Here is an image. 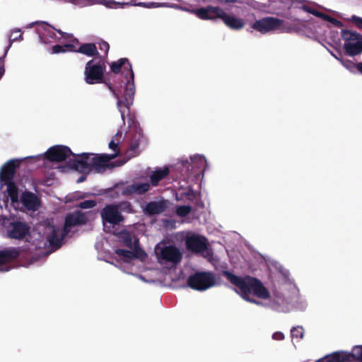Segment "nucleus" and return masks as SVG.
Here are the masks:
<instances>
[{"mask_svg": "<svg viewBox=\"0 0 362 362\" xmlns=\"http://www.w3.org/2000/svg\"><path fill=\"white\" fill-rule=\"evenodd\" d=\"M77 157L79 155L73 154L67 146L57 145L49 148L44 154L35 156V159L45 158L53 162H61L66 159L69 160L70 168H74V163L76 162Z\"/></svg>", "mask_w": 362, "mask_h": 362, "instance_id": "423d86ee", "label": "nucleus"}, {"mask_svg": "<svg viewBox=\"0 0 362 362\" xmlns=\"http://www.w3.org/2000/svg\"><path fill=\"white\" fill-rule=\"evenodd\" d=\"M357 73L362 74V62L357 63Z\"/></svg>", "mask_w": 362, "mask_h": 362, "instance_id": "a19ab883", "label": "nucleus"}, {"mask_svg": "<svg viewBox=\"0 0 362 362\" xmlns=\"http://www.w3.org/2000/svg\"><path fill=\"white\" fill-rule=\"evenodd\" d=\"M150 185L147 182H136L128 186L126 192L128 194H142L148 191Z\"/></svg>", "mask_w": 362, "mask_h": 362, "instance_id": "393cba45", "label": "nucleus"}, {"mask_svg": "<svg viewBox=\"0 0 362 362\" xmlns=\"http://www.w3.org/2000/svg\"><path fill=\"white\" fill-rule=\"evenodd\" d=\"M21 247H10L0 250V270L2 267L16 261L21 254Z\"/></svg>", "mask_w": 362, "mask_h": 362, "instance_id": "2eb2a0df", "label": "nucleus"}, {"mask_svg": "<svg viewBox=\"0 0 362 362\" xmlns=\"http://www.w3.org/2000/svg\"><path fill=\"white\" fill-rule=\"evenodd\" d=\"M351 21L360 29H362V18L353 16Z\"/></svg>", "mask_w": 362, "mask_h": 362, "instance_id": "c9c22d12", "label": "nucleus"}, {"mask_svg": "<svg viewBox=\"0 0 362 362\" xmlns=\"http://www.w3.org/2000/svg\"><path fill=\"white\" fill-rule=\"evenodd\" d=\"M191 210L190 206H180L176 209V214L179 217L185 218L190 213Z\"/></svg>", "mask_w": 362, "mask_h": 362, "instance_id": "7c9ffc66", "label": "nucleus"}, {"mask_svg": "<svg viewBox=\"0 0 362 362\" xmlns=\"http://www.w3.org/2000/svg\"><path fill=\"white\" fill-rule=\"evenodd\" d=\"M67 39H69L70 42L69 43H64L63 45H57L52 47V53L54 54H58L61 52H64L67 51H76L77 50V45L74 44L73 39L74 37L72 36L69 35V37Z\"/></svg>", "mask_w": 362, "mask_h": 362, "instance_id": "b1692460", "label": "nucleus"}, {"mask_svg": "<svg viewBox=\"0 0 362 362\" xmlns=\"http://www.w3.org/2000/svg\"><path fill=\"white\" fill-rule=\"evenodd\" d=\"M117 237L119 242H121L124 246L130 249L133 248L134 243H132V235L127 230H123L120 231L117 234Z\"/></svg>", "mask_w": 362, "mask_h": 362, "instance_id": "cd10ccee", "label": "nucleus"}, {"mask_svg": "<svg viewBox=\"0 0 362 362\" xmlns=\"http://www.w3.org/2000/svg\"><path fill=\"white\" fill-rule=\"evenodd\" d=\"M219 18L223 20L228 27L233 30H240L245 25V22L243 19L228 15L224 11L223 15L219 16Z\"/></svg>", "mask_w": 362, "mask_h": 362, "instance_id": "412c9836", "label": "nucleus"}, {"mask_svg": "<svg viewBox=\"0 0 362 362\" xmlns=\"http://www.w3.org/2000/svg\"><path fill=\"white\" fill-rule=\"evenodd\" d=\"M73 42L74 44L77 45V50L76 52H79L88 56H93L97 52V49L94 44L79 45L78 40L75 38L73 39Z\"/></svg>", "mask_w": 362, "mask_h": 362, "instance_id": "a878e982", "label": "nucleus"}, {"mask_svg": "<svg viewBox=\"0 0 362 362\" xmlns=\"http://www.w3.org/2000/svg\"><path fill=\"white\" fill-rule=\"evenodd\" d=\"M169 174L168 168L166 167L156 169L150 175L151 183L153 186H156L158 182Z\"/></svg>", "mask_w": 362, "mask_h": 362, "instance_id": "5701e85b", "label": "nucleus"}, {"mask_svg": "<svg viewBox=\"0 0 362 362\" xmlns=\"http://www.w3.org/2000/svg\"><path fill=\"white\" fill-rule=\"evenodd\" d=\"M39 228H11L7 231L6 237L10 239L24 240L35 245L37 238L40 237Z\"/></svg>", "mask_w": 362, "mask_h": 362, "instance_id": "1a4fd4ad", "label": "nucleus"}, {"mask_svg": "<svg viewBox=\"0 0 362 362\" xmlns=\"http://www.w3.org/2000/svg\"><path fill=\"white\" fill-rule=\"evenodd\" d=\"M18 160H10L0 169V226H26L25 223L16 221V215L12 214L8 208V202L15 211H37L41 206V200L35 194L25 191L19 198L18 191L13 182Z\"/></svg>", "mask_w": 362, "mask_h": 362, "instance_id": "f257e3e1", "label": "nucleus"}, {"mask_svg": "<svg viewBox=\"0 0 362 362\" xmlns=\"http://www.w3.org/2000/svg\"><path fill=\"white\" fill-rule=\"evenodd\" d=\"M353 360L354 350L352 351V353L339 351L333 352L331 354L326 355L316 361V362H349Z\"/></svg>", "mask_w": 362, "mask_h": 362, "instance_id": "a211bd4d", "label": "nucleus"}, {"mask_svg": "<svg viewBox=\"0 0 362 362\" xmlns=\"http://www.w3.org/2000/svg\"><path fill=\"white\" fill-rule=\"evenodd\" d=\"M122 139V133L117 132L109 143L110 149L114 151L112 154H93L83 153L77 157L74 163V169L81 172L95 170L98 173L103 172L109 167V161L119 154L118 145Z\"/></svg>", "mask_w": 362, "mask_h": 362, "instance_id": "7ed1b4c3", "label": "nucleus"}, {"mask_svg": "<svg viewBox=\"0 0 362 362\" xmlns=\"http://www.w3.org/2000/svg\"><path fill=\"white\" fill-rule=\"evenodd\" d=\"M354 360L362 362V346L354 347Z\"/></svg>", "mask_w": 362, "mask_h": 362, "instance_id": "473e14b6", "label": "nucleus"}, {"mask_svg": "<svg viewBox=\"0 0 362 362\" xmlns=\"http://www.w3.org/2000/svg\"><path fill=\"white\" fill-rule=\"evenodd\" d=\"M4 57L0 58V79L1 78L2 76L4 74L5 69H4Z\"/></svg>", "mask_w": 362, "mask_h": 362, "instance_id": "4c0bfd02", "label": "nucleus"}, {"mask_svg": "<svg viewBox=\"0 0 362 362\" xmlns=\"http://www.w3.org/2000/svg\"><path fill=\"white\" fill-rule=\"evenodd\" d=\"M86 216L85 214L76 211L66 216L64 226H76L86 223Z\"/></svg>", "mask_w": 362, "mask_h": 362, "instance_id": "aec40b11", "label": "nucleus"}, {"mask_svg": "<svg viewBox=\"0 0 362 362\" xmlns=\"http://www.w3.org/2000/svg\"><path fill=\"white\" fill-rule=\"evenodd\" d=\"M96 205V202L93 199L85 200L79 203L78 206L82 209H92Z\"/></svg>", "mask_w": 362, "mask_h": 362, "instance_id": "72a5a7b5", "label": "nucleus"}, {"mask_svg": "<svg viewBox=\"0 0 362 362\" xmlns=\"http://www.w3.org/2000/svg\"><path fill=\"white\" fill-rule=\"evenodd\" d=\"M192 168L199 170H204L206 166V160L204 156L201 155H195L190 158Z\"/></svg>", "mask_w": 362, "mask_h": 362, "instance_id": "bb28decb", "label": "nucleus"}, {"mask_svg": "<svg viewBox=\"0 0 362 362\" xmlns=\"http://www.w3.org/2000/svg\"><path fill=\"white\" fill-rule=\"evenodd\" d=\"M134 250L133 252L131 250H125V249H117L115 250V253L120 257H124L127 260H131L135 259V256L137 255V252L140 251L141 253L144 254V250H143L139 245V240H134Z\"/></svg>", "mask_w": 362, "mask_h": 362, "instance_id": "4be33fe9", "label": "nucleus"}, {"mask_svg": "<svg viewBox=\"0 0 362 362\" xmlns=\"http://www.w3.org/2000/svg\"><path fill=\"white\" fill-rule=\"evenodd\" d=\"M186 247L193 252H203L207 247L206 239L201 236H190L186 240Z\"/></svg>", "mask_w": 362, "mask_h": 362, "instance_id": "dca6fc26", "label": "nucleus"}, {"mask_svg": "<svg viewBox=\"0 0 362 362\" xmlns=\"http://www.w3.org/2000/svg\"><path fill=\"white\" fill-rule=\"evenodd\" d=\"M155 253L160 262H170L176 264L182 259V253L178 248L173 245L165 246L163 247L156 246Z\"/></svg>", "mask_w": 362, "mask_h": 362, "instance_id": "f8f14e48", "label": "nucleus"}, {"mask_svg": "<svg viewBox=\"0 0 362 362\" xmlns=\"http://www.w3.org/2000/svg\"><path fill=\"white\" fill-rule=\"evenodd\" d=\"M46 235L40 232L35 246L38 249H44L47 255L58 250L64 243L65 238L71 232V228H50Z\"/></svg>", "mask_w": 362, "mask_h": 362, "instance_id": "39448f33", "label": "nucleus"}, {"mask_svg": "<svg viewBox=\"0 0 362 362\" xmlns=\"http://www.w3.org/2000/svg\"><path fill=\"white\" fill-rule=\"evenodd\" d=\"M341 37L344 41V48L347 55L354 57L362 52V36L355 32L343 30Z\"/></svg>", "mask_w": 362, "mask_h": 362, "instance_id": "6e6552de", "label": "nucleus"}, {"mask_svg": "<svg viewBox=\"0 0 362 362\" xmlns=\"http://www.w3.org/2000/svg\"><path fill=\"white\" fill-rule=\"evenodd\" d=\"M146 257V253L144 252V254L141 253L140 251L137 252V255L135 256V258L144 259Z\"/></svg>", "mask_w": 362, "mask_h": 362, "instance_id": "ea45409f", "label": "nucleus"}, {"mask_svg": "<svg viewBox=\"0 0 362 362\" xmlns=\"http://www.w3.org/2000/svg\"><path fill=\"white\" fill-rule=\"evenodd\" d=\"M302 8L305 11H306L308 13H312L314 16H316L317 17L322 18H323L325 20H327V21H332V22H333L334 23H338V21L337 20H334L331 17H329V16H327V15H325V14H324L322 13H320V12L317 11V10H315V8H311V7H310L308 6L304 5V6H302Z\"/></svg>", "mask_w": 362, "mask_h": 362, "instance_id": "c85d7f7f", "label": "nucleus"}, {"mask_svg": "<svg viewBox=\"0 0 362 362\" xmlns=\"http://www.w3.org/2000/svg\"><path fill=\"white\" fill-rule=\"evenodd\" d=\"M38 33L40 37L46 43L51 42L50 40H61L62 38L66 39L69 37V34L57 30L49 25H43L38 29Z\"/></svg>", "mask_w": 362, "mask_h": 362, "instance_id": "ddd939ff", "label": "nucleus"}, {"mask_svg": "<svg viewBox=\"0 0 362 362\" xmlns=\"http://www.w3.org/2000/svg\"><path fill=\"white\" fill-rule=\"evenodd\" d=\"M111 69L115 74L122 72L124 76L122 84L119 87H115L109 84L108 88L112 92L114 97L117 99V107L121 114V117L124 121L126 110L129 111L130 107L133 105L136 92L134 82V76L132 65L125 58L119 59L111 64Z\"/></svg>", "mask_w": 362, "mask_h": 362, "instance_id": "f03ea898", "label": "nucleus"}, {"mask_svg": "<svg viewBox=\"0 0 362 362\" xmlns=\"http://www.w3.org/2000/svg\"><path fill=\"white\" fill-rule=\"evenodd\" d=\"M119 209L128 211H131L130 204L128 202L121 203L119 206L108 205L101 211L103 220L111 224H119L123 220Z\"/></svg>", "mask_w": 362, "mask_h": 362, "instance_id": "9d476101", "label": "nucleus"}, {"mask_svg": "<svg viewBox=\"0 0 362 362\" xmlns=\"http://www.w3.org/2000/svg\"><path fill=\"white\" fill-rule=\"evenodd\" d=\"M191 12L195 13L201 19L211 20L219 18V16L223 15V10L218 7L208 6L192 10Z\"/></svg>", "mask_w": 362, "mask_h": 362, "instance_id": "f3484780", "label": "nucleus"}, {"mask_svg": "<svg viewBox=\"0 0 362 362\" xmlns=\"http://www.w3.org/2000/svg\"><path fill=\"white\" fill-rule=\"evenodd\" d=\"M104 69L100 59H94L86 64L85 79L89 84H95L102 81Z\"/></svg>", "mask_w": 362, "mask_h": 362, "instance_id": "9b49d317", "label": "nucleus"}, {"mask_svg": "<svg viewBox=\"0 0 362 362\" xmlns=\"http://www.w3.org/2000/svg\"><path fill=\"white\" fill-rule=\"evenodd\" d=\"M115 228H110V227H108V228H103V230L106 233H110L112 231V229H114Z\"/></svg>", "mask_w": 362, "mask_h": 362, "instance_id": "79ce46f5", "label": "nucleus"}, {"mask_svg": "<svg viewBox=\"0 0 362 362\" xmlns=\"http://www.w3.org/2000/svg\"><path fill=\"white\" fill-rule=\"evenodd\" d=\"M221 275L226 277L236 288L235 291L238 293L244 300L255 304H260L255 299L250 297L252 294L261 299H268L270 294L267 288L263 285L261 281L250 276H236L231 272L223 270Z\"/></svg>", "mask_w": 362, "mask_h": 362, "instance_id": "20e7f679", "label": "nucleus"}, {"mask_svg": "<svg viewBox=\"0 0 362 362\" xmlns=\"http://www.w3.org/2000/svg\"><path fill=\"white\" fill-rule=\"evenodd\" d=\"M187 283L192 289L203 291L216 285V277L211 272H196L187 278Z\"/></svg>", "mask_w": 362, "mask_h": 362, "instance_id": "0eeeda50", "label": "nucleus"}, {"mask_svg": "<svg viewBox=\"0 0 362 362\" xmlns=\"http://www.w3.org/2000/svg\"><path fill=\"white\" fill-rule=\"evenodd\" d=\"M168 204L166 200L151 202L144 207V212L148 215H156L163 212Z\"/></svg>", "mask_w": 362, "mask_h": 362, "instance_id": "6ab92c4d", "label": "nucleus"}, {"mask_svg": "<svg viewBox=\"0 0 362 362\" xmlns=\"http://www.w3.org/2000/svg\"><path fill=\"white\" fill-rule=\"evenodd\" d=\"M281 25V21L275 18H264L255 21L252 28L262 33H267L278 29Z\"/></svg>", "mask_w": 362, "mask_h": 362, "instance_id": "4468645a", "label": "nucleus"}, {"mask_svg": "<svg viewBox=\"0 0 362 362\" xmlns=\"http://www.w3.org/2000/svg\"><path fill=\"white\" fill-rule=\"evenodd\" d=\"M100 49L101 50H103L105 52V54H106L107 53V51L109 49V45L106 42H103L100 44Z\"/></svg>", "mask_w": 362, "mask_h": 362, "instance_id": "58836bf2", "label": "nucleus"}, {"mask_svg": "<svg viewBox=\"0 0 362 362\" xmlns=\"http://www.w3.org/2000/svg\"><path fill=\"white\" fill-rule=\"evenodd\" d=\"M272 339L274 340H283L284 339V334L281 332H276L272 335Z\"/></svg>", "mask_w": 362, "mask_h": 362, "instance_id": "e433bc0d", "label": "nucleus"}, {"mask_svg": "<svg viewBox=\"0 0 362 362\" xmlns=\"http://www.w3.org/2000/svg\"><path fill=\"white\" fill-rule=\"evenodd\" d=\"M58 168L61 169L62 171L65 170V168L59 166Z\"/></svg>", "mask_w": 362, "mask_h": 362, "instance_id": "49530a36", "label": "nucleus"}, {"mask_svg": "<svg viewBox=\"0 0 362 362\" xmlns=\"http://www.w3.org/2000/svg\"><path fill=\"white\" fill-rule=\"evenodd\" d=\"M339 61L349 71L353 74L357 73V63L351 60L339 59Z\"/></svg>", "mask_w": 362, "mask_h": 362, "instance_id": "c756f323", "label": "nucleus"}, {"mask_svg": "<svg viewBox=\"0 0 362 362\" xmlns=\"http://www.w3.org/2000/svg\"><path fill=\"white\" fill-rule=\"evenodd\" d=\"M331 54L335 58L337 59V60H339V59H340L339 57H338L336 54H334V53H332V52H330Z\"/></svg>", "mask_w": 362, "mask_h": 362, "instance_id": "c03bdc74", "label": "nucleus"}, {"mask_svg": "<svg viewBox=\"0 0 362 362\" xmlns=\"http://www.w3.org/2000/svg\"><path fill=\"white\" fill-rule=\"evenodd\" d=\"M137 146H138V144H132V146L131 147L132 150L134 151L137 148Z\"/></svg>", "mask_w": 362, "mask_h": 362, "instance_id": "37998d69", "label": "nucleus"}, {"mask_svg": "<svg viewBox=\"0 0 362 362\" xmlns=\"http://www.w3.org/2000/svg\"><path fill=\"white\" fill-rule=\"evenodd\" d=\"M292 338L302 339L303 337V328L301 326L293 327L291 330Z\"/></svg>", "mask_w": 362, "mask_h": 362, "instance_id": "2f4dec72", "label": "nucleus"}, {"mask_svg": "<svg viewBox=\"0 0 362 362\" xmlns=\"http://www.w3.org/2000/svg\"><path fill=\"white\" fill-rule=\"evenodd\" d=\"M21 32V30L18 29L17 30H13L12 32V33L11 34V37H10V45L8 46V48L11 46V43L14 41H16V40H23V37H22V35L21 34H19L18 36L17 35H15V33H20Z\"/></svg>", "mask_w": 362, "mask_h": 362, "instance_id": "f704fd0d", "label": "nucleus"}, {"mask_svg": "<svg viewBox=\"0 0 362 362\" xmlns=\"http://www.w3.org/2000/svg\"><path fill=\"white\" fill-rule=\"evenodd\" d=\"M84 180V177H81L78 180V182H81Z\"/></svg>", "mask_w": 362, "mask_h": 362, "instance_id": "a18cd8bd", "label": "nucleus"}]
</instances>
